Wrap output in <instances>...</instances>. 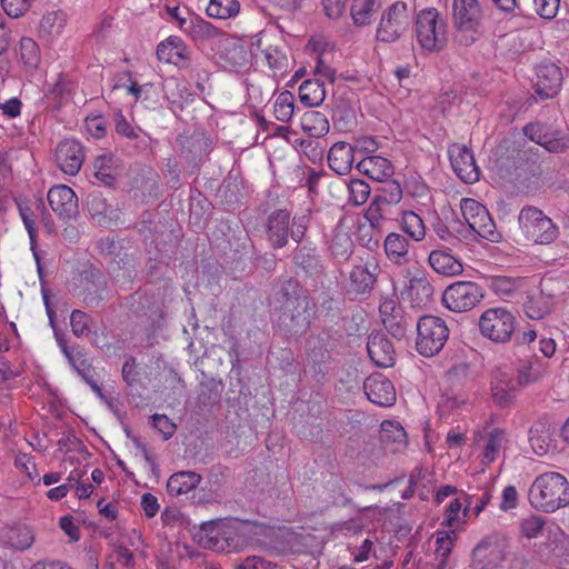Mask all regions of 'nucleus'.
Wrapping results in <instances>:
<instances>
[{
  "mask_svg": "<svg viewBox=\"0 0 569 569\" xmlns=\"http://www.w3.org/2000/svg\"><path fill=\"white\" fill-rule=\"evenodd\" d=\"M302 130L310 138H321L329 132L330 126L327 117L316 110L306 111L300 120Z\"/></svg>",
  "mask_w": 569,
  "mask_h": 569,
  "instance_id": "58836bf2",
  "label": "nucleus"
},
{
  "mask_svg": "<svg viewBox=\"0 0 569 569\" xmlns=\"http://www.w3.org/2000/svg\"><path fill=\"white\" fill-rule=\"evenodd\" d=\"M4 537L7 542L13 549L19 551H24L29 549L34 541V536L31 528L26 526L13 527L8 529Z\"/></svg>",
  "mask_w": 569,
  "mask_h": 569,
  "instance_id": "c03bdc74",
  "label": "nucleus"
},
{
  "mask_svg": "<svg viewBox=\"0 0 569 569\" xmlns=\"http://www.w3.org/2000/svg\"><path fill=\"white\" fill-rule=\"evenodd\" d=\"M263 52L271 69L282 70L287 67V56L278 47H269Z\"/></svg>",
  "mask_w": 569,
  "mask_h": 569,
  "instance_id": "774afa93",
  "label": "nucleus"
},
{
  "mask_svg": "<svg viewBox=\"0 0 569 569\" xmlns=\"http://www.w3.org/2000/svg\"><path fill=\"white\" fill-rule=\"evenodd\" d=\"M482 10L478 0H453L452 23L459 32H477Z\"/></svg>",
  "mask_w": 569,
  "mask_h": 569,
  "instance_id": "ddd939ff",
  "label": "nucleus"
},
{
  "mask_svg": "<svg viewBox=\"0 0 569 569\" xmlns=\"http://www.w3.org/2000/svg\"><path fill=\"white\" fill-rule=\"evenodd\" d=\"M36 0H1L4 12L11 18L23 16Z\"/></svg>",
  "mask_w": 569,
  "mask_h": 569,
  "instance_id": "e2e57ef3",
  "label": "nucleus"
},
{
  "mask_svg": "<svg viewBox=\"0 0 569 569\" xmlns=\"http://www.w3.org/2000/svg\"><path fill=\"white\" fill-rule=\"evenodd\" d=\"M180 29L189 34L194 41L200 42L214 39L220 34V30L218 28L199 16H194L189 20L181 19Z\"/></svg>",
  "mask_w": 569,
  "mask_h": 569,
  "instance_id": "473e14b6",
  "label": "nucleus"
},
{
  "mask_svg": "<svg viewBox=\"0 0 569 569\" xmlns=\"http://www.w3.org/2000/svg\"><path fill=\"white\" fill-rule=\"evenodd\" d=\"M502 441H503V432L502 431L493 430L492 432H490L489 438L486 443V447H485V450H483V459L487 463H490L496 459V456L501 448Z\"/></svg>",
  "mask_w": 569,
  "mask_h": 569,
  "instance_id": "052dcab7",
  "label": "nucleus"
},
{
  "mask_svg": "<svg viewBox=\"0 0 569 569\" xmlns=\"http://www.w3.org/2000/svg\"><path fill=\"white\" fill-rule=\"evenodd\" d=\"M331 253L339 261H347L353 252V241L345 231H337L330 243Z\"/></svg>",
  "mask_w": 569,
  "mask_h": 569,
  "instance_id": "a18cd8bd",
  "label": "nucleus"
},
{
  "mask_svg": "<svg viewBox=\"0 0 569 569\" xmlns=\"http://www.w3.org/2000/svg\"><path fill=\"white\" fill-rule=\"evenodd\" d=\"M523 133L530 140L545 147L550 152H563L569 148V133L542 122L528 123Z\"/></svg>",
  "mask_w": 569,
  "mask_h": 569,
  "instance_id": "9b49d317",
  "label": "nucleus"
},
{
  "mask_svg": "<svg viewBox=\"0 0 569 569\" xmlns=\"http://www.w3.org/2000/svg\"><path fill=\"white\" fill-rule=\"evenodd\" d=\"M300 101L307 107L320 106L326 98V88L320 79H309L299 88Z\"/></svg>",
  "mask_w": 569,
  "mask_h": 569,
  "instance_id": "ea45409f",
  "label": "nucleus"
},
{
  "mask_svg": "<svg viewBox=\"0 0 569 569\" xmlns=\"http://www.w3.org/2000/svg\"><path fill=\"white\" fill-rule=\"evenodd\" d=\"M483 298V289L472 281H458L446 288L442 293L445 307L453 312H467Z\"/></svg>",
  "mask_w": 569,
  "mask_h": 569,
  "instance_id": "1a4fd4ad",
  "label": "nucleus"
},
{
  "mask_svg": "<svg viewBox=\"0 0 569 569\" xmlns=\"http://www.w3.org/2000/svg\"><path fill=\"white\" fill-rule=\"evenodd\" d=\"M19 57L28 71L37 70L41 60L37 42L31 38H22L20 40Z\"/></svg>",
  "mask_w": 569,
  "mask_h": 569,
  "instance_id": "37998d69",
  "label": "nucleus"
},
{
  "mask_svg": "<svg viewBox=\"0 0 569 569\" xmlns=\"http://www.w3.org/2000/svg\"><path fill=\"white\" fill-rule=\"evenodd\" d=\"M415 31L418 44L426 52H439L447 43V23L436 8L417 13Z\"/></svg>",
  "mask_w": 569,
  "mask_h": 569,
  "instance_id": "7ed1b4c3",
  "label": "nucleus"
},
{
  "mask_svg": "<svg viewBox=\"0 0 569 569\" xmlns=\"http://www.w3.org/2000/svg\"><path fill=\"white\" fill-rule=\"evenodd\" d=\"M536 12L547 20H551L557 16L560 0H533Z\"/></svg>",
  "mask_w": 569,
  "mask_h": 569,
  "instance_id": "69168bd1",
  "label": "nucleus"
},
{
  "mask_svg": "<svg viewBox=\"0 0 569 569\" xmlns=\"http://www.w3.org/2000/svg\"><path fill=\"white\" fill-rule=\"evenodd\" d=\"M222 526L223 520L220 519L202 522L196 533L198 543L204 549L223 551Z\"/></svg>",
  "mask_w": 569,
  "mask_h": 569,
  "instance_id": "2f4dec72",
  "label": "nucleus"
},
{
  "mask_svg": "<svg viewBox=\"0 0 569 569\" xmlns=\"http://www.w3.org/2000/svg\"><path fill=\"white\" fill-rule=\"evenodd\" d=\"M291 214L287 209L272 211L266 220V234L273 249H281L289 242Z\"/></svg>",
  "mask_w": 569,
  "mask_h": 569,
  "instance_id": "f3484780",
  "label": "nucleus"
},
{
  "mask_svg": "<svg viewBox=\"0 0 569 569\" xmlns=\"http://www.w3.org/2000/svg\"><path fill=\"white\" fill-rule=\"evenodd\" d=\"M408 296L417 306H425L431 301L433 287L425 277H413L407 288Z\"/></svg>",
  "mask_w": 569,
  "mask_h": 569,
  "instance_id": "a19ab883",
  "label": "nucleus"
},
{
  "mask_svg": "<svg viewBox=\"0 0 569 569\" xmlns=\"http://www.w3.org/2000/svg\"><path fill=\"white\" fill-rule=\"evenodd\" d=\"M516 385L510 372L497 369L491 377V398L499 407H507L515 397Z\"/></svg>",
  "mask_w": 569,
  "mask_h": 569,
  "instance_id": "b1692460",
  "label": "nucleus"
},
{
  "mask_svg": "<svg viewBox=\"0 0 569 569\" xmlns=\"http://www.w3.org/2000/svg\"><path fill=\"white\" fill-rule=\"evenodd\" d=\"M385 186L380 189V194L376 196L382 203H398L402 199V188L396 180L383 181Z\"/></svg>",
  "mask_w": 569,
  "mask_h": 569,
  "instance_id": "6e6d98bb",
  "label": "nucleus"
},
{
  "mask_svg": "<svg viewBox=\"0 0 569 569\" xmlns=\"http://www.w3.org/2000/svg\"><path fill=\"white\" fill-rule=\"evenodd\" d=\"M157 56L160 61L183 67L188 60V50L180 38L169 37L158 46Z\"/></svg>",
  "mask_w": 569,
  "mask_h": 569,
  "instance_id": "7c9ffc66",
  "label": "nucleus"
},
{
  "mask_svg": "<svg viewBox=\"0 0 569 569\" xmlns=\"http://www.w3.org/2000/svg\"><path fill=\"white\" fill-rule=\"evenodd\" d=\"M201 476L194 471H179L170 476L167 482V491L171 496H180L196 489Z\"/></svg>",
  "mask_w": 569,
  "mask_h": 569,
  "instance_id": "e433bc0d",
  "label": "nucleus"
},
{
  "mask_svg": "<svg viewBox=\"0 0 569 569\" xmlns=\"http://www.w3.org/2000/svg\"><path fill=\"white\" fill-rule=\"evenodd\" d=\"M87 206L92 216H107L110 206L101 193L92 191L87 197Z\"/></svg>",
  "mask_w": 569,
  "mask_h": 569,
  "instance_id": "0e129e2a",
  "label": "nucleus"
},
{
  "mask_svg": "<svg viewBox=\"0 0 569 569\" xmlns=\"http://www.w3.org/2000/svg\"><path fill=\"white\" fill-rule=\"evenodd\" d=\"M249 523L239 520H223L221 540L223 551H237L248 545L250 538Z\"/></svg>",
  "mask_w": 569,
  "mask_h": 569,
  "instance_id": "5701e85b",
  "label": "nucleus"
},
{
  "mask_svg": "<svg viewBox=\"0 0 569 569\" xmlns=\"http://www.w3.org/2000/svg\"><path fill=\"white\" fill-rule=\"evenodd\" d=\"M240 4L237 0H210L207 14L216 19H228L238 14Z\"/></svg>",
  "mask_w": 569,
  "mask_h": 569,
  "instance_id": "49530a36",
  "label": "nucleus"
},
{
  "mask_svg": "<svg viewBox=\"0 0 569 569\" xmlns=\"http://www.w3.org/2000/svg\"><path fill=\"white\" fill-rule=\"evenodd\" d=\"M367 350L377 367L389 368L395 365L396 351L386 335L381 332L371 333L368 338Z\"/></svg>",
  "mask_w": 569,
  "mask_h": 569,
  "instance_id": "aec40b11",
  "label": "nucleus"
},
{
  "mask_svg": "<svg viewBox=\"0 0 569 569\" xmlns=\"http://www.w3.org/2000/svg\"><path fill=\"white\" fill-rule=\"evenodd\" d=\"M72 332L77 337L84 336L89 332V316L81 310H73L70 316Z\"/></svg>",
  "mask_w": 569,
  "mask_h": 569,
  "instance_id": "338daca9",
  "label": "nucleus"
},
{
  "mask_svg": "<svg viewBox=\"0 0 569 569\" xmlns=\"http://www.w3.org/2000/svg\"><path fill=\"white\" fill-rule=\"evenodd\" d=\"M292 261L296 267L310 277H317L323 271L316 248L307 246L297 247L292 256Z\"/></svg>",
  "mask_w": 569,
  "mask_h": 569,
  "instance_id": "72a5a7b5",
  "label": "nucleus"
},
{
  "mask_svg": "<svg viewBox=\"0 0 569 569\" xmlns=\"http://www.w3.org/2000/svg\"><path fill=\"white\" fill-rule=\"evenodd\" d=\"M409 24L407 3L397 1L382 12L376 30V39L380 42L393 43L402 37Z\"/></svg>",
  "mask_w": 569,
  "mask_h": 569,
  "instance_id": "0eeeda50",
  "label": "nucleus"
},
{
  "mask_svg": "<svg viewBox=\"0 0 569 569\" xmlns=\"http://www.w3.org/2000/svg\"><path fill=\"white\" fill-rule=\"evenodd\" d=\"M428 261L437 273L446 277L458 276L463 271L461 261L448 248L432 250Z\"/></svg>",
  "mask_w": 569,
  "mask_h": 569,
  "instance_id": "393cba45",
  "label": "nucleus"
},
{
  "mask_svg": "<svg viewBox=\"0 0 569 569\" xmlns=\"http://www.w3.org/2000/svg\"><path fill=\"white\" fill-rule=\"evenodd\" d=\"M363 389L367 398L380 407H390L396 401L393 385L381 376L369 377L363 383Z\"/></svg>",
  "mask_w": 569,
  "mask_h": 569,
  "instance_id": "4be33fe9",
  "label": "nucleus"
},
{
  "mask_svg": "<svg viewBox=\"0 0 569 569\" xmlns=\"http://www.w3.org/2000/svg\"><path fill=\"white\" fill-rule=\"evenodd\" d=\"M547 523L546 518L532 515L523 519L520 523L521 532L525 537L531 539L538 537Z\"/></svg>",
  "mask_w": 569,
  "mask_h": 569,
  "instance_id": "bf43d9fd",
  "label": "nucleus"
},
{
  "mask_svg": "<svg viewBox=\"0 0 569 569\" xmlns=\"http://www.w3.org/2000/svg\"><path fill=\"white\" fill-rule=\"evenodd\" d=\"M562 84L561 69L553 62H541L536 68L535 92L541 100L558 94Z\"/></svg>",
  "mask_w": 569,
  "mask_h": 569,
  "instance_id": "2eb2a0df",
  "label": "nucleus"
},
{
  "mask_svg": "<svg viewBox=\"0 0 569 569\" xmlns=\"http://www.w3.org/2000/svg\"><path fill=\"white\" fill-rule=\"evenodd\" d=\"M417 351L423 357H432L443 348L449 330L446 322L436 316H422L417 322Z\"/></svg>",
  "mask_w": 569,
  "mask_h": 569,
  "instance_id": "39448f33",
  "label": "nucleus"
},
{
  "mask_svg": "<svg viewBox=\"0 0 569 569\" xmlns=\"http://www.w3.org/2000/svg\"><path fill=\"white\" fill-rule=\"evenodd\" d=\"M379 311L386 330L398 340L406 337L415 322L393 298H385L379 306Z\"/></svg>",
  "mask_w": 569,
  "mask_h": 569,
  "instance_id": "f8f14e48",
  "label": "nucleus"
},
{
  "mask_svg": "<svg viewBox=\"0 0 569 569\" xmlns=\"http://www.w3.org/2000/svg\"><path fill=\"white\" fill-rule=\"evenodd\" d=\"M385 251L388 259L395 264L402 266L409 262V243L399 233H390L385 240Z\"/></svg>",
  "mask_w": 569,
  "mask_h": 569,
  "instance_id": "4c0bfd02",
  "label": "nucleus"
},
{
  "mask_svg": "<svg viewBox=\"0 0 569 569\" xmlns=\"http://www.w3.org/2000/svg\"><path fill=\"white\" fill-rule=\"evenodd\" d=\"M48 202L54 213L64 221L76 218L78 210V197L74 191L64 184L54 186L49 189Z\"/></svg>",
  "mask_w": 569,
  "mask_h": 569,
  "instance_id": "dca6fc26",
  "label": "nucleus"
},
{
  "mask_svg": "<svg viewBox=\"0 0 569 569\" xmlns=\"http://www.w3.org/2000/svg\"><path fill=\"white\" fill-rule=\"evenodd\" d=\"M359 172L372 180L383 182L392 177L395 169L390 160L380 156H370L357 163Z\"/></svg>",
  "mask_w": 569,
  "mask_h": 569,
  "instance_id": "cd10ccee",
  "label": "nucleus"
},
{
  "mask_svg": "<svg viewBox=\"0 0 569 569\" xmlns=\"http://www.w3.org/2000/svg\"><path fill=\"white\" fill-rule=\"evenodd\" d=\"M506 560V539L492 533L485 537L472 550L475 569H496Z\"/></svg>",
  "mask_w": 569,
  "mask_h": 569,
  "instance_id": "9d476101",
  "label": "nucleus"
},
{
  "mask_svg": "<svg viewBox=\"0 0 569 569\" xmlns=\"http://www.w3.org/2000/svg\"><path fill=\"white\" fill-rule=\"evenodd\" d=\"M402 230L415 241H420L426 236L422 219L413 211H405L402 214Z\"/></svg>",
  "mask_w": 569,
  "mask_h": 569,
  "instance_id": "8fccbe9b",
  "label": "nucleus"
},
{
  "mask_svg": "<svg viewBox=\"0 0 569 569\" xmlns=\"http://www.w3.org/2000/svg\"><path fill=\"white\" fill-rule=\"evenodd\" d=\"M113 158L109 154H101L94 161V176L96 178L101 181L104 186L111 187L116 177L113 173Z\"/></svg>",
  "mask_w": 569,
  "mask_h": 569,
  "instance_id": "603ef678",
  "label": "nucleus"
},
{
  "mask_svg": "<svg viewBox=\"0 0 569 569\" xmlns=\"http://www.w3.org/2000/svg\"><path fill=\"white\" fill-rule=\"evenodd\" d=\"M67 23V14L62 11H52L44 14L40 21V32L47 36H58Z\"/></svg>",
  "mask_w": 569,
  "mask_h": 569,
  "instance_id": "09e8293b",
  "label": "nucleus"
},
{
  "mask_svg": "<svg viewBox=\"0 0 569 569\" xmlns=\"http://www.w3.org/2000/svg\"><path fill=\"white\" fill-rule=\"evenodd\" d=\"M84 151L81 143L73 139L61 141L56 149L58 167L67 174H77L83 163Z\"/></svg>",
  "mask_w": 569,
  "mask_h": 569,
  "instance_id": "a211bd4d",
  "label": "nucleus"
},
{
  "mask_svg": "<svg viewBox=\"0 0 569 569\" xmlns=\"http://www.w3.org/2000/svg\"><path fill=\"white\" fill-rule=\"evenodd\" d=\"M376 0H353L351 6V17L355 24L367 26L371 22L375 11Z\"/></svg>",
  "mask_w": 569,
  "mask_h": 569,
  "instance_id": "3c124183",
  "label": "nucleus"
},
{
  "mask_svg": "<svg viewBox=\"0 0 569 569\" xmlns=\"http://www.w3.org/2000/svg\"><path fill=\"white\" fill-rule=\"evenodd\" d=\"M276 326L288 337L305 335L316 318L317 306L297 279H284L274 293Z\"/></svg>",
  "mask_w": 569,
  "mask_h": 569,
  "instance_id": "f257e3e1",
  "label": "nucleus"
},
{
  "mask_svg": "<svg viewBox=\"0 0 569 569\" xmlns=\"http://www.w3.org/2000/svg\"><path fill=\"white\" fill-rule=\"evenodd\" d=\"M552 284L551 279L542 280L539 292L528 297L523 305V310L528 318L540 320L553 310L557 303V295L552 289Z\"/></svg>",
  "mask_w": 569,
  "mask_h": 569,
  "instance_id": "4468645a",
  "label": "nucleus"
},
{
  "mask_svg": "<svg viewBox=\"0 0 569 569\" xmlns=\"http://www.w3.org/2000/svg\"><path fill=\"white\" fill-rule=\"evenodd\" d=\"M447 380L453 388H463L471 385L476 379V372L471 366L466 362H460L452 366L446 373Z\"/></svg>",
  "mask_w": 569,
  "mask_h": 569,
  "instance_id": "79ce46f5",
  "label": "nucleus"
},
{
  "mask_svg": "<svg viewBox=\"0 0 569 569\" xmlns=\"http://www.w3.org/2000/svg\"><path fill=\"white\" fill-rule=\"evenodd\" d=\"M220 400V390L213 382H204L200 385L198 393V405L201 407H211Z\"/></svg>",
  "mask_w": 569,
  "mask_h": 569,
  "instance_id": "4d7b16f0",
  "label": "nucleus"
},
{
  "mask_svg": "<svg viewBox=\"0 0 569 569\" xmlns=\"http://www.w3.org/2000/svg\"><path fill=\"white\" fill-rule=\"evenodd\" d=\"M528 499L535 509L555 512L569 505V482L558 472L542 473L532 482Z\"/></svg>",
  "mask_w": 569,
  "mask_h": 569,
  "instance_id": "f03ea898",
  "label": "nucleus"
},
{
  "mask_svg": "<svg viewBox=\"0 0 569 569\" xmlns=\"http://www.w3.org/2000/svg\"><path fill=\"white\" fill-rule=\"evenodd\" d=\"M556 427L547 420L536 421L529 429V442L535 453L546 455L555 441Z\"/></svg>",
  "mask_w": 569,
  "mask_h": 569,
  "instance_id": "bb28decb",
  "label": "nucleus"
},
{
  "mask_svg": "<svg viewBox=\"0 0 569 569\" xmlns=\"http://www.w3.org/2000/svg\"><path fill=\"white\" fill-rule=\"evenodd\" d=\"M380 440L386 449L397 452L406 448L407 433L398 422L385 420L380 426Z\"/></svg>",
  "mask_w": 569,
  "mask_h": 569,
  "instance_id": "f704fd0d",
  "label": "nucleus"
},
{
  "mask_svg": "<svg viewBox=\"0 0 569 569\" xmlns=\"http://www.w3.org/2000/svg\"><path fill=\"white\" fill-rule=\"evenodd\" d=\"M355 149L350 143L336 142L328 152V164L338 174H347L353 164Z\"/></svg>",
  "mask_w": 569,
  "mask_h": 569,
  "instance_id": "c85d7f7f",
  "label": "nucleus"
},
{
  "mask_svg": "<svg viewBox=\"0 0 569 569\" xmlns=\"http://www.w3.org/2000/svg\"><path fill=\"white\" fill-rule=\"evenodd\" d=\"M548 540V548L550 549L552 556L562 560L563 562H568L569 537L562 530H560V528L557 527L556 531L549 536Z\"/></svg>",
  "mask_w": 569,
  "mask_h": 569,
  "instance_id": "de8ad7c7",
  "label": "nucleus"
},
{
  "mask_svg": "<svg viewBox=\"0 0 569 569\" xmlns=\"http://www.w3.org/2000/svg\"><path fill=\"white\" fill-rule=\"evenodd\" d=\"M518 221L526 237L536 243L549 244L559 236L558 227L553 221L536 207H523Z\"/></svg>",
  "mask_w": 569,
  "mask_h": 569,
  "instance_id": "20e7f679",
  "label": "nucleus"
},
{
  "mask_svg": "<svg viewBox=\"0 0 569 569\" xmlns=\"http://www.w3.org/2000/svg\"><path fill=\"white\" fill-rule=\"evenodd\" d=\"M19 214L23 221V224L28 231L30 242H31V249H34L36 246V237H37V229L34 226L33 220V211L26 202H19L18 203Z\"/></svg>",
  "mask_w": 569,
  "mask_h": 569,
  "instance_id": "680f3d73",
  "label": "nucleus"
},
{
  "mask_svg": "<svg viewBox=\"0 0 569 569\" xmlns=\"http://www.w3.org/2000/svg\"><path fill=\"white\" fill-rule=\"evenodd\" d=\"M515 316L501 307L483 311L478 323L480 333L496 343L509 341L515 332Z\"/></svg>",
  "mask_w": 569,
  "mask_h": 569,
  "instance_id": "423d86ee",
  "label": "nucleus"
},
{
  "mask_svg": "<svg viewBox=\"0 0 569 569\" xmlns=\"http://www.w3.org/2000/svg\"><path fill=\"white\" fill-rule=\"evenodd\" d=\"M379 270V266L375 261L353 266L349 274L350 291L357 295L371 292L377 282Z\"/></svg>",
  "mask_w": 569,
  "mask_h": 569,
  "instance_id": "412c9836",
  "label": "nucleus"
},
{
  "mask_svg": "<svg viewBox=\"0 0 569 569\" xmlns=\"http://www.w3.org/2000/svg\"><path fill=\"white\" fill-rule=\"evenodd\" d=\"M349 200L355 206L363 204L370 196V187L360 179H352L349 183Z\"/></svg>",
  "mask_w": 569,
  "mask_h": 569,
  "instance_id": "13d9d810",
  "label": "nucleus"
},
{
  "mask_svg": "<svg viewBox=\"0 0 569 569\" xmlns=\"http://www.w3.org/2000/svg\"><path fill=\"white\" fill-rule=\"evenodd\" d=\"M116 131L130 139L134 140V147L140 152H149L151 149V137L146 133L141 128L132 126L122 113H117L114 117Z\"/></svg>",
  "mask_w": 569,
  "mask_h": 569,
  "instance_id": "c756f323",
  "label": "nucleus"
},
{
  "mask_svg": "<svg viewBox=\"0 0 569 569\" xmlns=\"http://www.w3.org/2000/svg\"><path fill=\"white\" fill-rule=\"evenodd\" d=\"M293 112V96L288 91L281 92L274 102V117L281 122H289Z\"/></svg>",
  "mask_w": 569,
  "mask_h": 569,
  "instance_id": "864d4df0",
  "label": "nucleus"
},
{
  "mask_svg": "<svg viewBox=\"0 0 569 569\" xmlns=\"http://www.w3.org/2000/svg\"><path fill=\"white\" fill-rule=\"evenodd\" d=\"M460 210L469 228L478 236L491 242L500 239L492 218L480 202L471 198H463L460 201Z\"/></svg>",
  "mask_w": 569,
  "mask_h": 569,
  "instance_id": "6e6552de",
  "label": "nucleus"
},
{
  "mask_svg": "<svg viewBox=\"0 0 569 569\" xmlns=\"http://www.w3.org/2000/svg\"><path fill=\"white\" fill-rule=\"evenodd\" d=\"M450 162L456 174L466 183H473L479 179V170L476 166L472 152L461 146H452L449 149Z\"/></svg>",
  "mask_w": 569,
  "mask_h": 569,
  "instance_id": "6ab92c4d",
  "label": "nucleus"
},
{
  "mask_svg": "<svg viewBox=\"0 0 569 569\" xmlns=\"http://www.w3.org/2000/svg\"><path fill=\"white\" fill-rule=\"evenodd\" d=\"M301 152L312 162L318 163L323 159L325 147L320 141L313 139L296 140Z\"/></svg>",
  "mask_w": 569,
  "mask_h": 569,
  "instance_id": "5fc2aeb1",
  "label": "nucleus"
},
{
  "mask_svg": "<svg viewBox=\"0 0 569 569\" xmlns=\"http://www.w3.org/2000/svg\"><path fill=\"white\" fill-rule=\"evenodd\" d=\"M62 351L68 358L71 366L77 370L81 378L90 386L92 391L103 401H107V397L103 393L101 387L91 373L90 365L87 363L81 352H71L66 345H61Z\"/></svg>",
  "mask_w": 569,
  "mask_h": 569,
  "instance_id": "c9c22d12",
  "label": "nucleus"
},
{
  "mask_svg": "<svg viewBox=\"0 0 569 569\" xmlns=\"http://www.w3.org/2000/svg\"><path fill=\"white\" fill-rule=\"evenodd\" d=\"M107 279L99 270H91L83 278L81 295L87 307H97L104 299Z\"/></svg>",
  "mask_w": 569,
  "mask_h": 569,
  "instance_id": "a878e982",
  "label": "nucleus"
}]
</instances>
